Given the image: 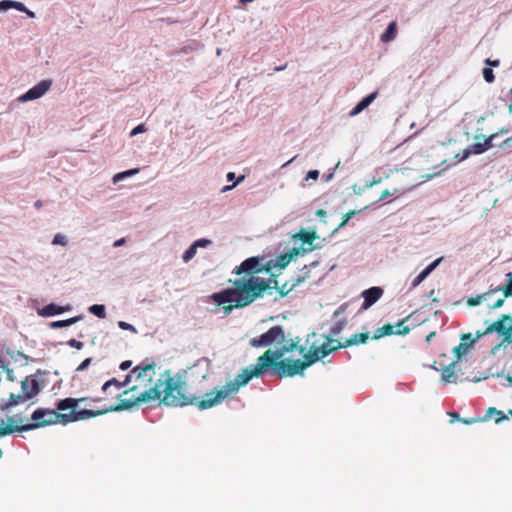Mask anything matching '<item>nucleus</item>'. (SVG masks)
<instances>
[{
  "label": "nucleus",
  "mask_w": 512,
  "mask_h": 512,
  "mask_svg": "<svg viewBox=\"0 0 512 512\" xmlns=\"http://www.w3.org/2000/svg\"><path fill=\"white\" fill-rule=\"evenodd\" d=\"M396 27L397 24L395 21L391 22L386 28L385 32L381 35V40L383 42H390L396 37Z\"/></svg>",
  "instance_id": "nucleus-26"
},
{
  "label": "nucleus",
  "mask_w": 512,
  "mask_h": 512,
  "mask_svg": "<svg viewBox=\"0 0 512 512\" xmlns=\"http://www.w3.org/2000/svg\"><path fill=\"white\" fill-rule=\"evenodd\" d=\"M499 288L503 292V297L497 299L493 304H488L489 309H498L503 306L505 298H512V286L505 284V286Z\"/></svg>",
  "instance_id": "nucleus-21"
},
{
  "label": "nucleus",
  "mask_w": 512,
  "mask_h": 512,
  "mask_svg": "<svg viewBox=\"0 0 512 512\" xmlns=\"http://www.w3.org/2000/svg\"><path fill=\"white\" fill-rule=\"evenodd\" d=\"M512 331V316L510 314H503L501 317L488 325L487 328L483 332H477V338H480L484 335L491 334L493 332H497L500 335H503L504 338L510 334Z\"/></svg>",
  "instance_id": "nucleus-8"
},
{
  "label": "nucleus",
  "mask_w": 512,
  "mask_h": 512,
  "mask_svg": "<svg viewBox=\"0 0 512 512\" xmlns=\"http://www.w3.org/2000/svg\"><path fill=\"white\" fill-rule=\"evenodd\" d=\"M296 347H297L296 344L290 343L288 345H284L281 350H283V353L284 352H290V351H293V349L296 348Z\"/></svg>",
  "instance_id": "nucleus-55"
},
{
  "label": "nucleus",
  "mask_w": 512,
  "mask_h": 512,
  "mask_svg": "<svg viewBox=\"0 0 512 512\" xmlns=\"http://www.w3.org/2000/svg\"><path fill=\"white\" fill-rule=\"evenodd\" d=\"M471 339H473V338H472V335L470 333L462 334V336H461L462 342L469 343ZM474 339L477 340L478 339L477 336Z\"/></svg>",
  "instance_id": "nucleus-56"
},
{
  "label": "nucleus",
  "mask_w": 512,
  "mask_h": 512,
  "mask_svg": "<svg viewBox=\"0 0 512 512\" xmlns=\"http://www.w3.org/2000/svg\"><path fill=\"white\" fill-rule=\"evenodd\" d=\"M23 422L20 415H14L8 418L6 426H0V438L15 432H20L19 424Z\"/></svg>",
  "instance_id": "nucleus-13"
},
{
  "label": "nucleus",
  "mask_w": 512,
  "mask_h": 512,
  "mask_svg": "<svg viewBox=\"0 0 512 512\" xmlns=\"http://www.w3.org/2000/svg\"><path fill=\"white\" fill-rule=\"evenodd\" d=\"M391 194H400L399 193V190L398 189H394L393 192L389 191L388 189L384 190L382 193H381V196H380V200H384L386 199L388 196H390Z\"/></svg>",
  "instance_id": "nucleus-49"
},
{
  "label": "nucleus",
  "mask_w": 512,
  "mask_h": 512,
  "mask_svg": "<svg viewBox=\"0 0 512 512\" xmlns=\"http://www.w3.org/2000/svg\"><path fill=\"white\" fill-rule=\"evenodd\" d=\"M347 321L345 319L337 321L333 326H331L329 335L330 336H337L339 335L342 330L346 327Z\"/></svg>",
  "instance_id": "nucleus-32"
},
{
  "label": "nucleus",
  "mask_w": 512,
  "mask_h": 512,
  "mask_svg": "<svg viewBox=\"0 0 512 512\" xmlns=\"http://www.w3.org/2000/svg\"><path fill=\"white\" fill-rule=\"evenodd\" d=\"M442 258H438L429 264L413 281L411 284V288H416L419 286L440 264Z\"/></svg>",
  "instance_id": "nucleus-16"
},
{
  "label": "nucleus",
  "mask_w": 512,
  "mask_h": 512,
  "mask_svg": "<svg viewBox=\"0 0 512 512\" xmlns=\"http://www.w3.org/2000/svg\"><path fill=\"white\" fill-rule=\"evenodd\" d=\"M40 391L41 386L35 376H27L24 380L21 381V392L28 400L37 396Z\"/></svg>",
  "instance_id": "nucleus-11"
},
{
  "label": "nucleus",
  "mask_w": 512,
  "mask_h": 512,
  "mask_svg": "<svg viewBox=\"0 0 512 512\" xmlns=\"http://www.w3.org/2000/svg\"><path fill=\"white\" fill-rule=\"evenodd\" d=\"M484 63L488 66V67H498L500 65V61L498 59L496 60H491L490 58H487L484 60Z\"/></svg>",
  "instance_id": "nucleus-50"
},
{
  "label": "nucleus",
  "mask_w": 512,
  "mask_h": 512,
  "mask_svg": "<svg viewBox=\"0 0 512 512\" xmlns=\"http://www.w3.org/2000/svg\"><path fill=\"white\" fill-rule=\"evenodd\" d=\"M449 416H451L452 418L456 419V420H459L460 421V417H459V414L457 412H450L449 413Z\"/></svg>",
  "instance_id": "nucleus-61"
},
{
  "label": "nucleus",
  "mask_w": 512,
  "mask_h": 512,
  "mask_svg": "<svg viewBox=\"0 0 512 512\" xmlns=\"http://www.w3.org/2000/svg\"><path fill=\"white\" fill-rule=\"evenodd\" d=\"M282 356L283 350L268 349L257 358L255 365L244 368L233 380L226 382L223 388L213 396V399L206 402V405L234 399L241 387L246 386L253 378L261 376L268 369H271V375L284 378L302 374L310 366L305 356L302 361L281 360Z\"/></svg>",
  "instance_id": "nucleus-2"
},
{
  "label": "nucleus",
  "mask_w": 512,
  "mask_h": 512,
  "mask_svg": "<svg viewBox=\"0 0 512 512\" xmlns=\"http://www.w3.org/2000/svg\"><path fill=\"white\" fill-rule=\"evenodd\" d=\"M132 373L135 375L137 380L142 383L139 386L146 388L148 384H151L156 372L155 363H143L133 368Z\"/></svg>",
  "instance_id": "nucleus-9"
},
{
  "label": "nucleus",
  "mask_w": 512,
  "mask_h": 512,
  "mask_svg": "<svg viewBox=\"0 0 512 512\" xmlns=\"http://www.w3.org/2000/svg\"><path fill=\"white\" fill-rule=\"evenodd\" d=\"M146 131V128L143 124H140L138 126H136L130 133V136H135L139 133H142V132H145Z\"/></svg>",
  "instance_id": "nucleus-48"
},
{
  "label": "nucleus",
  "mask_w": 512,
  "mask_h": 512,
  "mask_svg": "<svg viewBox=\"0 0 512 512\" xmlns=\"http://www.w3.org/2000/svg\"><path fill=\"white\" fill-rule=\"evenodd\" d=\"M92 359L91 358H86L78 367H77V371H84L85 369L88 368V366L90 365Z\"/></svg>",
  "instance_id": "nucleus-47"
},
{
  "label": "nucleus",
  "mask_w": 512,
  "mask_h": 512,
  "mask_svg": "<svg viewBox=\"0 0 512 512\" xmlns=\"http://www.w3.org/2000/svg\"><path fill=\"white\" fill-rule=\"evenodd\" d=\"M89 311L91 313H93L95 316H97L98 318L103 319V318L106 317V312H105V306L104 305H99V304L92 305L89 308Z\"/></svg>",
  "instance_id": "nucleus-33"
},
{
  "label": "nucleus",
  "mask_w": 512,
  "mask_h": 512,
  "mask_svg": "<svg viewBox=\"0 0 512 512\" xmlns=\"http://www.w3.org/2000/svg\"><path fill=\"white\" fill-rule=\"evenodd\" d=\"M30 18H34L35 17V13L33 11H30L29 9H27V11H24Z\"/></svg>",
  "instance_id": "nucleus-63"
},
{
  "label": "nucleus",
  "mask_w": 512,
  "mask_h": 512,
  "mask_svg": "<svg viewBox=\"0 0 512 512\" xmlns=\"http://www.w3.org/2000/svg\"><path fill=\"white\" fill-rule=\"evenodd\" d=\"M296 284L290 278V280L286 281L281 287L278 288V292L281 297H285L289 292L296 288Z\"/></svg>",
  "instance_id": "nucleus-31"
},
{
  "label": "nucleus",
  "mask_w": 512,
  "mask_h": 512,
  "mask_svg": "<svg viewBox=\"0 0 512 512\" xmlns=\"http://www.w3.org/2000/svg\"><path fill=\"white\" fill-rule=\"evenodd\" d=\"M234 178H235V174H234L233 172H229V173L227 174V179H228L229 181L233 180Z\"/></svg>",
  "instance_id": "nucleus-64"
},
{
  "label": "nucleus",
  "mask_w": 512,
  "mask_h": 512,
  "mask_svg": "<svg viewBox=\"0 0 512 512\" xmlns=\"http://www.w3.org/2000/svg\"><path fill=\"white\" fill-rule=\"evenodd\" d=\"M318 235L316 231H307L305 229H301L299 232L293 235V239H298L302 241L303 244L311 245L316 239Z\"/></svg>",
  "instance_id": "nucleus-19"
},
{
  "label": "nucleus",
  "mask_w": 512,
  "mask_h": 512,
  "mask_svg": "<svg viewBox=\"0 0 512 512\" xmlns=\"http://www.w3.org/2000/svg\"><path fill=\"white\" fill-rule=\"evenodd\" d=\"M469 148L471 154H482L486 151V147H484L483 143L476 142L472 144Z\"/></svg>",
  "instance_id": "nucleus-35"
},
{
  "label": "nucleus",
  "mask_w": 512,
  "mask_h": 512,
  "mask_svg": "<svg viewBox=\"0 0 512 512\" xmlns=\"http://www.w3.org/2000/svg\"><path fill=\"white\" fill-rule=\"evenodd\" d=\"M153 388H157L160 394L156 400H160L166 406L182 407L186 405H196L200 410H206L221 403L217 402L213 405H206V402L213 399V396L223 388V386L214 387L211 391L205 393L202 399L196 396L190 397L185 393L186 384L179 375L173 377L168 376L165 380L158 379L153 386L149 387V389ZM145 390H148V388ZM152 401H155V399Z\"/></svg>",
  "instance_id": "nucleus-4"
},
{
  "label": "nucleus",
  "mask_w": 512,
  "mask_h": 512,
  "mask_svg": "<svg viewBox=\"0 0 512 512\" xmlns=\"http://www.w3.org/2000/svg\"><path fill=\"white\" fill-rule=\"evenodd\" d=\"M126 242L125 238H121V239H118L114 242L113 246L114 247H119V246H122L124 245Z\"/></svg>",
  "instance_id": "nucleus-57"
},
{
  "label": "nucleus",
  "mask_w": 512,
  "mask_h": 512,
  "mask_svg": "<svg viewBox=\"0 0 512 512\" xmlns=\"http://www.w3.org/2000/svg\"><path fill=\"white\" fill-rule=\"evenodd\" d=\"M118 326L123 329V330H128V331H132V332H136V329L134 328L133 325L125 322V321H119L118 322Z\"/></svg>",
  "instance_id": "nucleus-43"
},
{
  "label": "nucleus",
  "mask_w": 512,
  "mask_h": 512,
  "mask_svg": "<svg viewBox=\"0 0 512 512\" xmlns=\"http://www.w3.org/2000/svg\"><path fill=\"white\" fill-rule=\"evenodd\" d=\"M494 418L495 419V422L496 423H500L501 421H503L505 419V416L503 414L502 411L500 410H497L496 408L494 407H490L487 412H486V415L484 417V421L488 420V419H492Z\"/></svg>",
  "instance_id": "nucleus-28"
},
{
  "label": "nucleus",
  "mask_w": 512,
  "mask_h": 512,
  "mask_svg": "<svg viewBox=\"0 0 512 512\" xmlns=\"http://www.w3.org/2000/svg\"><path fill=\"white\" fill-rule=\"evenodd\" d=\"M455 364H456V361L443 367V369L441 371V377L444 382H450L451 379L455 376V370H454Z\"/></svg>",
  "instance_id": "nucleus-29"
},
{
  "label": "nucleus",
  "mask_w": 512,
  "mask_h": 512,
  "mask_svg": "<svg viewBox=\"0 0 512 512\" xmlns=\"http://www.w3.org/2000/svg\"><path fill=\"white\" fill-rule=\"evenodd\" d=\"M51 80H42L32 88H30L25 94L19 97L20 102H27L42 97L51 87Z\"/></svg>",
  "instance_id": "nucleus-10"
},
{
  "label": "nucleus",
  "mask_w": 512,
  "mask_h": 512,
  "mask_svg": "<svg viewBox=\"0 0 512 512\" xmlns=\"http://www.w3.org/2000/svg\"><path fill=\"white\" fill-rule=\"evenodd\" d=\"M318 177H319V172L317 170H311L307 173V178L317 180Z\"/></svg>",
  "instance_id": "nucleus-54"
},
{
  "label": "nucleus",
  "mask_w": 512,
  "mask_h": 512,
  "mask_svg": "<svg viewBox=\"0 0 512 512\" xmlns=\"http://www.w3.org/2000/svg\"><path fill=\"white\" fill-rule=\"evenodd\" d=\"M14 9L21 12L27 11V7L22 2L18 1H14Z\"/></svg>",
  "instance_id": "nucleus-52"
},
{
  "label": "nucleus",
  "mask_w": 512,
  "mask_h": 512,
  "mask_svg": "<svg viewBox=\"0 0 512 512\" xmlns=\"http://www.w3.org/2000/svg\"><path fill=\"white\" fill-rule=\"evenodd\" d=\"M471 155L469 148H466L462 150L461 152L457 153L455 155V158L458 160V162L464 161Z\"/></svg>",
  "instance_id": "nucleus-41"
},
{
  "label": "nucleus",
  "mask_w": 512,
  "mask_h": 512,
  "mask_svg": "<svg viewBox=\"0 0 512 512\" xmlns=\"http://www.w3.org/2000/svg\"><path fill=\"white\" fill-rule=\"evenodd\" d=\"M300 250L298 248H293L288 253H285L277 258V262L275 266L279 268H285L293 259L294 256L298 255Z\"/></svg>",
  "instance_id": "nucleus-22"
},
{
  "label": "nucleus",
  "mask_w": 512,
  "mask_h": 512,
  "mask_svg": "<svg viewBox=\"0 0 512 512\" xmlns=\"http://www.w3.org/2000/svg\"><path fill=\"white\" fill-rule=\"evenodd\" d=\"M377 92H373L364 97L349 113L350 116H356L364 109H366L377 97Z\"/></svg>",
  "instance_id": "nucleus-17"
},
{
  "label": "nucleus",
  "mask_w": 512,
  "mask_h": 512,
  "mask_svg": "<svg viewBox=\"0 0 512 512\" xmlns=\"http://www.w3.org/2000/svg\"><path fill=\"white\" fill-rule=\"evenodd\" d=\"M355 214V211L354 210H350L349 212H347L344 216H343V219H342V222L340 223L339 225V228H342L343 226H345L349 219Z\"/></svg>",
  "instance_id": "nucleus-44"
},
{
  "label": "nucleus",
  "mask_w": 512,
  "mask_h": 512,
  "mask_svg": "<svg viewBox=\"0 0 512 512\" xmlns=\"http://www.w3.org/2000/svg\"><path fill=\"white\" fill-rule=\"evenodd\" d=\"M285 334L281 326H273L267 332L263 333L258 338H253L250 341V345L253 347H262L270 345L274 342L281 343L284 341Z\"/></svg>",
  "instance_id": "nucleus-7"
},
{
  "label": "nucleus",
  "mask_w": 512,
  "mask_h": 512,
  "mask_svg": "<svg viewBox=\"0 0 512 512\" xmlns=\"http://www.w3.org/2000/svg\"><path fill=\"white\" fill-rule=\"evenodd\" d=\"M483 78L487 83H493L495 81V75L492 68L485 67L482 70Z\"/></svg>",
  "instance_id": "nucleus-36"
},
{
  "label": "nucleus",
  "mask_w": 512,
  "mask_h": 512,
  "mask_svg": "<svg viewBox=\"0 0 512 512\" xmlns=\"http://www.w3.org/2000/svg\"><path fill=\"white\" fill-rule=\"evenodd\" d=\"M460 421H461L463 424L471 425V424H475V423L483 422V421H484V418H482V417L461 418V419H460Z\"/></svg>",
  "instance_id": "nucleus-40"
},
{
  "label": "nucleus",
  "mask_w": 512,
  "mask_h": 512,
  "mask_svg": "<svg viewBox=\"0 0 512 512\" xmlns=\"http://www.w3.org/2000/svg\"><path fill=\"white\" fill-rule=\"evenodd\" d=\"M26 401H28V399L22 392L19 394L11 393L7 401L2 400L0 402V410L7 411L14 406L25 403Z\"/></svg>",
  "instance_id": "nucleus-14"
},
{
  "label": "nucleus",
  "mask_w": 512,
  "mask_h": 512,
  "mask_svg": "<svg viewBox=\"0 0 512 512\" xmlns=\"http://www.w3.org/2000/svg\"><path fill=\"white\" fill-rule=\"evenodd\" d=\"M498 292H500V288H491L487 292L478 294L473 297H469L467 299V304H468V306H477V305L481 304L483 301H486V297H491L492 295H494Z\"/></svg>",
  "instance_id": "nucleus-18"
},
{
  "label": "nucleus",
  "mask_w": 512,
  "mask_h": 512,
  "mask_svg": "<svg viewBox=\"0 0 512 512\" xmlns=\"http://www.w3.org/2000/svg\"><path fill=\"white\" fill-rule=\"evenodd\" d=\"M407 319H408V317L397 324V330L395 332L396 335H406V334H408L410 332V327L404 325V322Z\"/></svg>",
  "instance_id": "nucleus-37"
},
{
  "label": "nucleus",
  "mask_w": 512,
  "mask_h": 512,
  "mask_svg": "<svg viewBox=\"0 0 512 512\" xmlns=\"http://www.w3.org/2000/svg\"><path fill=\"white\" fill-rule=\"evenodd\" d=\"M369 337H370L369 332L354 334L350 338H348L345 342H343V343L341 342L342 348H346V347L358 345V344H364L367 342Z\"/></svg>",
  "instance_id": "nucleus-20"
},
{
  "label": "nucleus",
  "mask_w": 512,
  "mask_h": 512,
  "mask_svg": "<svg viewBox=\"0 0 512 512\" xmlns=\"http://www.w3.org/2000/svg\"><path fill=\"white\" fill-rule=\"evenodd\" d=\"M81 316H75L66 320L53 321L49 324L50 328L58 329L63 327L71 326L81 320Z\"/></svg>",
  "instance_id": "nucleus-25"
},
{
  "label": "nucleus",
  "mask_w": 512,
  "mask_h": 512,
  "mask_svg": "<svg viewBox=\"0 0 512 512\" xmlns=\"http://www.w3.org/2000/svg\"><path fill=\"white\" fill-rule=\"evenodd\" d=\"M197 252L196 245H191L183 254L182 258L185 263L189 262Z\"/></svg>",
  "instance_id": "nucleus-34"
},
{
  "label": "nucleus",
  "mask_w": 512,
  "mask_h": 512,
  "mask_svg": "<svg viewBox=\"0 0 512 512\" xmlns=\"http://www.w3.org/2000/svg\"><path fill=\"white\" fill-rule=\"evenodd\" d=\"M14 8L13 0H3L0 1V11H5L7 9Z\"/></svg>",
  "instance_id": "nucleus-42"
},
{
  "label": "nucleus",
  "mask_w": 512,
  "mask_h": 512,
  "mask_svg": "<svg viewBox=\"0 0 512 512\" xmlns=\"http://www.w3.org/2000/svg\"><path fill=\"white\" fill-rule=\"evenodd\" d=\"M507 282L506 285L512 286V272L506 274Z\"/></svg>",
  "instance_id": "nucleus-59"
},
{
  "label": "nucleus",
  "mask_w": 512,
  "mask_h": 512,
  "mask_svg": "<svg viewBox=\"0 0 512 512\" xmlns=\"http://www.w3.org/2000/svg\"><path fill=\"white\" fill-rule=\"evenodd\" d=\"M436 335V332L435 331H432L430 332L427 336H426V342H430L432 340L433 337H435Z\"/></svg>",
  "instance_id": "nucleus-60"
},
{
  "label": "nucleus",
  "mask_w": 512,
  "mask_h": 512,
  "mask_svg": "<svg viewBox=\"0 0 512 512\" xmlns=\"http://www.w3.org/2000/svg\"><path fill=\"white\" fill-rule=\"evenodd\" d=\"M383 295V289L380 287H371L362 292V297L364 298V302L362 304V309H368L374 303H376L381 296Z\"/></svg>",
  "instance_id": "nucleus-12"
},
{
  "label": "nucleus",
  "mask_w": 512,
  "mask_h": 512,
  "mask_svg": "<svg viewBox=\"0 0 512 512\" xmlns=\"http://www.w3.org/2000/svg\"><path fill=\"white\" fill-rule=\"evenodd\" d=\"M125 387V383H122L121 381L117 380L116 378H111L110 380L106 381L102 386V392L107 394L109 391V388H114V390L119 391Z\"/></svg>",
  "instance_id": "nucleus-27"
},
{
  "label": "nucleus",
  "mask_w": 512,
  "mask_h": 512,
  "mask_svg": "<svg viewBox=\"0 0 512 512\" xmlns=\"http://www.w3.org/2000/svg\"><path fill=\"white\" fill-rule=\"evenodd\" d=\"M475 342L476 339H471L469 343L461 342L459 345L454 347L453 352L455 353L457 360L460 359L462 355L468 350V348Z\"/></svg>",
  "instance_id": "nucleus-30"
},
{
  "label": "nucleus",
  "mask_w": 512,
  "mask_h": 512,
  "mask_svg": "<svg viewBox=\"0 0 512 512\" xmlns=\"http://www.w3.org/2000/svg\"><path fill=\"white\" fill-rule=\"evenodd\" d=\"M342 345L339 340L328 338L326 342H324L320 346L312 345L308 351V353L304 354L306 360L311 366L318 360L323 359L331 352H334L338 349H341Z\"/></svg>",
  "instance_id": "nucleus-6"
},
{
  "label": "nucleus",
  "mask_w": 512,
  "mask_h": 512,
  "mask_svg": "<svg viewBox=\"0 0 512 512\" xmlns=\"http://www.w3.org/2000/svg\"><path fill=\"white\" fill-rule=\"evenodd\" d=\"M52 244L53 245H61V246H66L67 245V239L64 235L62 234H56L53 238V241H52Z\"/></svg>",
  "instance_id": "nucleus-39"
},
{
  "label": "nucleus",
  "mask_w": 512,
  "mask_h": 512,
  "mask_svg": "<svg viewBox=\"0 0 512 512\" xmlns=\"http://www.w3.org/2000/svg\"><path fill=\"white\" fill-rule=\"evenodd\" d=\"M139 170L138 169H131V170H127V171H124V172H121V173H118L114 176V182L118 181L119 179H123L127 176H131V175H134L138 172Z\"/></svg>",
  "instance_id": "nucleus-38"
},
{
  "label": "nucleus",
  "mask_w": 512,
  "mask_h": 512,
  "mask_svg": "<svg viewBox=\"0 0 512 512\" xmlns=\"http://www.w3.org/2000/svg\"><path fill=\"white\" fill-rule=\"evenodd\" d=\"M70 310V306H58L56 304H48L38 310V314L42 317H51Z\"/></svg>",
  "instance_id": "nucleus-15"
},
{
  "label": "nucleus",
  "mask_w": 512,
  "mask_h": 512,
  "mask_svg": "<svg viewBox=\"0 0 512 512\" xmlns=\"http://www.w3.org/2000/svg\"><path fill=\"white\" fill-rule=\"evenodd\" d=\"M494 137H495V134L491 135L488 138H485L484 142H482L484 147H486V151L493 147L492 140H493Z\"/></svg>",
  "instance_id": "nucleus-51"
},
{
  "label": "nucleus",
  "mask_w": 512,
  "mask_h": 512,
  "mask_svg": "<svg viewBox=\"0 0 512 512\" xmlns=\"http://www.w3.org/2000/svg\"><path fill=\"white\" fill-rule=\"evenodd\" d=\"M134 374L131 372L130 374L125 376V379L121 381L122 383H125V386L128 385V383L131 381V378Z\"/></svg>",
  "instance_id": "nucleus-58"
},
{
  "label": "nucleus",
  "mask_w": 512,
  "mask_h": 512,
  "mask_svg": "<svg viewBox=\"0 0 512 512\" xmlns=\"http://www.w3.org/2000/svg\"><path fill=\"white\" fill-rule=\"evenodd\" d=\"M63 414L64 413H59L52 409L38 408L31 415L32 423L24 425L22 423L19 424L20 432L30 431L56 423L63 424Z\"/></svg>",
  "instance_id": "nucleus-5"
},
{
  "label": "nucleus",
  "mask_w": 512,
  "mask_h": 512,
  "mask_svg": "<svg viewBox=\"0 0 512 512\" xmlns=\"http://www.w3.org/2000/svg\"><path fill=\"white\" fill-rule=\"evenodd\" d=\"M68 345L72 348H76L78 350L82 349L84 344L76 339H70L68 341Z\"/></svg>",
  "instance_id": "nucleus-45"
},
{
  "label": "nucleus",
  "mask_w": 512,
  "mask_h": 512,
  "mask_svg": "<svg viewBox=\"0 0 512 512\" xmlns=\"http://www.w3.org/2000/svg\"><path fill=\"white\" fill-rule=\"evenodd\" d=\"M381 182V179H374L370 184L367 185V187H372L374 185H377Z\"/></svg>",
  "instance_id": "nucleus-62"
},
{
  "label": "nucleus",
  "mask_w": 512,
  "mask_h": 512,
  "mask_svg": "<svg viewBox=\"0 0 512 512\" xmlns=\"http://www.w3.org/2000/svg\"><path fill=\"white\" fill-rule=\"evenodd\" d=\"M139 386H133L129 389L123 391V393L120 395L119 401L116 405H112L109 408L102 409V410H89V409H83V410H76L79 403L84 402L87 400L86 397L82 398H65L62 400H59L56 404V407L60 411H65L67 409H71L69 413L63 414V424H68L71 422H77L81 420H86L89 418H93L99 415L106 414L108 412H114V411H123V410H129L132 407H134L137 404L149 402V400H153L159 397V391L157 388L144 390L138 394H136V390Z\"/></svg>",
  "instance_id": "nucleus-3"
},
{
  "label": "nucleus",
  "mask_w": 512,
  "mask_h": 512,
  "mask_svg": "<svg viewBox=\"0 0 512 512\" xmlns=\"http://www.w3.org/2000/svg\"><path fill=\"white\" fill-rule=\"evenodd\" d=\"M209 244H211V241L208 240V239H198L196 240L193 245H196V248L198 247H206L208 246Z\"/></svg>",
  "instance_id": "nucleus-46"
},
{
  "label": "nucleus",
  "mask_w": 512,
  "mask_h": 512,
  "mask_svg": "<svg viewBox=\"0 0 512 512\" xmlns=\"http://www.w3.org/2000/svg\"><path fill=\"white\" fill-rule=\"evenodd\" d=\"M394 326L390 323L383 325L382 327L375 330L373 339H380L384 336L395 334Z\"/></svg>",
  "instance_id": "nucleus-24"
},
{
  "label": "nucleus",
  "mask_w": 512,
  "mask_h": 512,
  "mask_svg": "<svg viewBox=\"0 0 512 512\" xmlns=\"http://www.w3.org/2000/svg\"><path fill=\"white\" fill-rule=\"evenodd\" d=\"M311 278L310 270L305 265L298 273L293 275L291 279L296 284V286L301 285L302 283L306 282L308 279Z\"/></svg>",
  "instance_id": "nucleus-23"
},
{
  "label": "nucleus",
  "mask_w": 512,
  "mask_h": 512,
  "mask_svg": "<svg viewBox=\"0 0 512 512\" xmlns=\"http://www.w3.org/2000/svg\"><path fill=\"white\" fill-rule=\"evenodd\" d=\"M262 258L250 257L237 266L233 273L242 276L233 282V287L212 295V299L223 306L226 312L233 308L246 307L256 299L263 297L271 289L270 281L257 274L270 270V266L262 263Z\"/></svg>",
  "instance_id": "nucleus-1"
},
{
  "label": "nucleus",
  "mask_w": 512,
  "mask_h": 512,
  "mask_svg": "<svg viewBox=\"0 0 512 512\" xmlns=\"http://www.w3.org/2000/svg\"><path fill=\"white\" fill-rule=\"evenodd\" d=\"M131 365H132V362H131V361H129V360H126V361H123V362L120 364L119 368H120L121 370L125 371V370L129 369V368L131 367Z\"/></svg>",
  "instance_id": "nucleus-53"
}]
</instances>
